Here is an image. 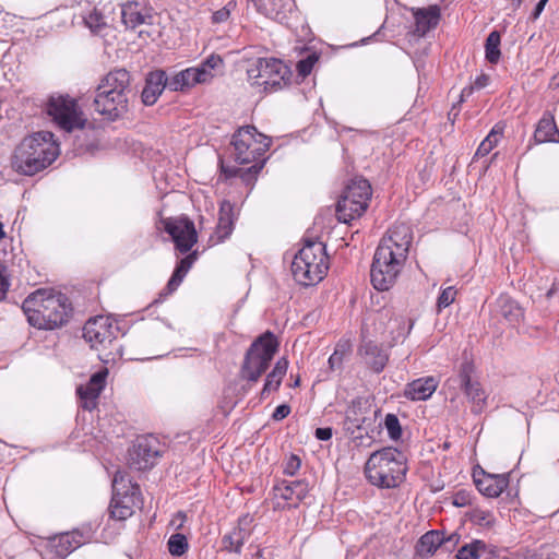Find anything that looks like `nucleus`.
I'll use <instances>...</instances> for the list:
<instances>
[{"instance_id":"1","label":"nucleus","mask_w":559,"mask_h":559,"mask_svg":"<svg viewBox=\"0 0 559 559\" xmlns=\"http://www.w3.org/2000/svg\"><path fill=\"white\" fill-rule=\"evenodd\" d=\"M413 236L407 225L394 226L378 245L370 269L372 286L380 292L390 289L407 259Z\"/></svg>"},{"instance_id":"2","label":"nucleus","mask_w":559,"mask_h":559,"mask_svg":"<svg viewBox=\"0 0 559 559\" xmlns=\"http://www.w3.org/2000/svg\"><path fill=\"white\" fill-rule=\"evenodd\" d=\"M31 325L53 330L68 322L72 308L68 297L61 293L37 289L22 305Z\"/></svg>"},{"instance_id":"3","label":"nucleus","mask_w":559,"mask_h":559,"mask_svg":"<svg viewBox=\"0 0 559 559\" xmlns=\"http://www.w3.org/2000/svg\"><path fill=\"white\" fill-rule=\"evenodd\" d=\"M59 153L53 134L50 131H40L21 142L15 150L12 166L17 173L33 176L51 165Z\"/></svg>"},{"instance_id":"4","label":"nucleus","mask_w":559,"mask_h":559,"mask_svg":"<svg viewBox=\"0 0 559 559\" xmlns=\"http://www.w3.org/2000/svg\"><path fill=\"white\" fill-rule=\"evenodd\" d=\"M405 454L393 447H386L370 454L365 465L367 479L379 488H396L407 472Z\"/></svg>"},{"instance_id":"5","label":"nucleus","mask_w":559,"mask_h":559,"mask_svg":"<svg viewBox=\"0 0 559 559\" xmlns=\"http://www.w3.org/2000/svg\"><path fill=\"white\" fill-rule=\"evenodd\" d=\"M329 269L325 245L317 240H305L304 247L295 254L292 273L296 282L310 286L323 280Z\"/></svg>"},{"instance_id":"6","label":"nucleus","mask_w":559,"mask_h":559,"mask_svg":"<svg viewBox=\"0 0 559 559\" xmlns=\"http://www.w3.org/2000/svg\"><path fill=\"white\" fill-rule=\"evenodd\" d=\"M231 144L235 148V159L239 164H253L248 171L258 174L265 159L262 156L269 150L271 140L258 132L253 126H245L233 135Z\"/></svg>"},{"instance_id":"7","label":"nucleus","mask_w":559,"mask_h":559,"mask_svg":"<svg viewBox=\"0 0 559 559\" xmlns=\"http://www.w3.org/2000/svg\"><path fill=\"white\" fill-rule=\"evenodd\" d=\"M278 343L271 332L260 335L248 348L240 368V378L257 382L266 371L277 352Z\"/></svg>"},{"instance_id":"8","label":"nucleus","mask_w":559,"mask_h":559,"mask_svg":"<svg viewBox=\"0 0 559 559\" xmlns=\"http://www.w3.org/2000/svg\"><path fill=\"white\" fill-rule=\"evenodd\" d=\"M371 195L372 190L368 180L360 177L352 179L336 204L338 219L349 223L360 217L366 212Z\"/></svg>"},{"instance_id":"9","label":"nucleus","mask_w":559,"mask_h":559,"mask_svg":"<svg viewBox=\"0 0 559 559\" xmlns=\"http://www.w3.org/2000/svg\"><path fill=\"white\" fill-rule=\"evenodd\" d=\"M223 68L221 56L212 53L198 67L188 68L168 78V88L174 92L185 91L211 82L216 71Z\"/></svg>"},{"instance_id":"10","label":"nucleus","mask_w":559,"mask_h":559,"mask_svg":"<svg viewBox=\"0 0 559 559\" xmlns=\"http://www.w3.org/2000/svg\"><path fill=\"white\" fill-rule=\"evenodd\" d=\"M248 79L264 91L277 90L287 74L285 64L275 58H258L247 69Z\"/></svg>"},{"instance_id":"11","label":"nucleus","mask_w":559,"mask_h":559,"mask_svg":"<svg viewBox=\"0 0 559 559\" xmlns=\"http://www.w3.org/2000/svg\"><path fill=\"white\" fill-rule=\"evenodd\" d=\"M47 114L66 132L83 129L85 119L75 99L69 96H51L47 104Z\"/></svg>"},{"instance_id":"12","label":"nucleus","mask_w":559,"mask_h":559,"mask_svg":"<svg viewBox=\"0 0 559 559\" xmlns=\"http://www.w3.org/2000/svg\"><path fill=\"white\" fill-rule=\"evenodd\" d=\"M472 373L473 365L464 362L461 366L459 376L454 379H450L449 382H457L472 404V412L474 414H480L487 407V394L480 386V383L472 379Z\"/></svg>"},{"instance_id":"13","label":"nucleus","mask_w":559,"mask_h":559,"mask_svg":"<svg viewBox=\"0 0 559 559\" xmlns=\"http://www.w3.org/2000/svg\"><path fill=\"white\" fill-rule=\"evenodd\" d=\"M165 230L171 236L176 249L180 253L191 250L198 240L193 222L188 218H166L163 221Z\"/></svg>"},{"instance_id":"14","label":"nucleus","mask_w":559,"mask_h":559,"mask_svg":"<svg viewBox=\"0 0 559 559\" xmlns=\"http://www.w3.org/2000/svg\"><path fill=\"white\" fill-rule=\"evenodd\" d=\"M116 330L109 317L97 316L85 323L83 337L92 347L105 348L116 338Z\"/></svg>"},{"instance_id":"15","label":"nucleus","mask_w":559,"mask_h":559,"mask_svg":"<svg viewBox=\"0 0 559 559\" xmlns=\"http://www.w3.org/2000/svg\"><path fill=\"white\" fill-rule=\"evenodd\" d=\"M129 97L119 93L96 91L94 98L95 110L110 120H116L128 111Z\"/></svg>"},{"instance_id":"16","label":"nucleus","mask_w":559,"mask_h":559,"mask_svg":"<svg viewBox=\"0 0 559 559\" xmlns=\"http://www.w3.org/2000/svg\"><path fill=\"white\" fill-rule=\"evenodd\" d=\"M107 374V369L97 371L90 378L86 384H81L76 388V394L84 409L92 411L96 407L97 400L105 388Z\"/></svg>"},{"instance_id":"17","label":"nucleus","mask_w":559,"mask_h":559,"mask_svg":"<svg viewBox=\"0 0 559 559\" xmlns=\"http://www.w3.org/2000/svg\"><path fill=\"white\" fill-rule=\"evenodd\" d=\"M158 456V450L152 444V440L138 439L129 450V466L136 471H144L154 466Z\"/></svg>"},{"instance_id":"18","label":"nucleus","mask_w":559,"mask_h":559,"mask_svg":"<svg viewBox=\"0 0 559 559\" xmlns=\"http://www.w3.org/2000/svg\"><path fill=\"white\" fill-rule=\"evenodd\" d=\"M96 91H104V93H119L130 97L132 88L130 86V74L124 69H117L109 72L98 84Z\"/></svg>"},{"instance_id":"19","label":"nucleus","mask_w":559,"mask_h":559,"mask_svg":"<svg viewBox=\"0 0 559 559\" xmlns=\"http://www.w3.org/2000/svg\"><path fill=\"white\" fill-rule=\"evenodd\" d=\"M166 87L168 88V78L163 70L150 72L141 94L142 102L146 106L154 105Z\"/></svg>"},{"instance_id":"20","label":"nucleus","mask_w":559,"mask_h":559,"mask_svg":"<svg viewBox=\"0 0 559 559\" xmlns=\"http://www.w3.org/2000/svg\"><path fill=\"white\" fill-rule=\"evenodd\" d=\"M438 382L433 377L419 378L408 383L404 396L412 401H426L437 390Z\"/></svg>"},{"instance_id":"21","label":"nucleus","mask_w":559,"mask_h":559,"mask_svg":"<svg viewBox=\"0 0 559 559\" xmlns=\"http://www.w3.org/2000/svg\"><path fill=\"white\" fill-rule=\"evenodd\" d=\"M414 17L416 22L415 33L418 36H425L429 31L438 25L441 17V11L440 8L435 4L427 9L415 10Z\"/></svg>"},{"instance_id":"22","label":"nucleus","mask_w":559,"mask_h":559,"mask_svg":"<svg viewBox=\"0 0 559 559\" xmlns=\"http://www.w3.org/2000/svg\"><path fill=\"white\" fill-rule=\"evenodd\" d=\"M250 522L249 516H243L239 520L237 527H234L231 532L224 535L222 539L224 549L240 554L242 545L250 537V531L246 527Z\"/></svg>"},{"instance_id":"23","label":"nucleus","mask_w":559,"mask_h":559,"mask_svg":"<svg viewBox=\"0 0 559 559\" xmlns=\"http://www.w3.org/2000/svg\"><path fill=\"white\" fill-rule=\"evenodd\" d=\"M360 353L364 357L366 365L374 372H381L388 360V353L373 342H367L360 347Z\"/></svg>"},{"instance_id":"24","label":"nucleus","mask_w":559,"mask_h":559,"mask_svg":"<svg viewBox=\"0 0 559 559\" xmlns=\"http://www.w3.org/2000/svg\"><path fill=\"white\" fill-rule=\"evenodd\" d=\"M478 490L489 497H499L508 487V478L504 475L485 474L483 478L475 479Z\"/></svg>"},{"instance_id":"25","label":"nucleus","mask_w":559,"mask_h":559,"mask_svg":"<svg viewBox=\"0 0 559 559\" xmlns=\"http://www.w3.org/2000/svg\"><path fill=\"white\" fill-rule=\"evenodd\" d=\"M534 140L537 143L559 142V130L554 116L549 112H545L538 121L534 132Z\"/></svg>"},{"instance_id":"26","label":"nucleus","mask_w":559,"mask_h":559,"mask_svg":"<svg viewBox=\"0 0 559 559\" xmlns=\"http://www.w3.org/2000/svg\"><path fill=\"white\" fill-rule=\"evenodd\" d=\"M83 544V535L79 531L62 533L52 538L56 554L66 557Z\"/></svg>"},{"instance_id":"27","label":"nucleus","mask_w":559,"mask_h":559,"mask_svg":"<svg viewBox=\"0 0 559 559\" xmlns=\"http://www.w3.org/2000/svg\"><path fill=\"white\" fill-rule=\"evenodd\" d=\"M443 542L444 538L439 531H429L419 538L416 554L420 557L432 556Z\"/></svg>"},{"instance_id":"28","label":"nucleus","mask_w":559,"mask_h":559,"mask_svg":"<svg viewBox=\"0 0 559 559\" xmlns=\"http://www.w3.org/2000/svg\"><path fill=\"white\" fill-rule=\"evenodd\" d=\"M484 554L496 556V547L480 539H475L461 547L455 557L456 559H479Z\"/></svg>"},{"instance_id":"29","label":"nucleus","mask_w":559,"mask_h":559,"mask_svg":"<svg viewBox=\"0 0 559 559\" xmlns=\"http://www.w3.org/2000/svg\"><path fill=\"white\" fill-rule=\"evenodd\" d=\"M497 307L499 314L511 324L519 323L523 317L522 308L508 296H500L497 299Z\"/></svg>"},{"instance_id":"30","label":"nucleus","mask_w":559,"mask_h":559,"mask_svg":"<svg viewBox=\"0 0 559 559\" xmlns=\"http://www.w3.org/2000/svg\"><path fill=\"white\" fill-rule=\"evenodd\" d=\"M280 496L285 500L301 501L306 498L309 491V485L306 480L284 481L282 486L277 487Z\"/></svg>"},{"instance_id":"31","label":"nucleus","mask_w":559,"mask_h":559,"mask_svg":"<svg viewBox=\"0 0 559 559\" xmlns=\"http://www.w3.org/2000/svg\"><path fill=\"white\" fill-rule=\"evenodd\" d=\"M151 16L142 13L140 5L136 2H128L122 5L121 19L127 27L135 28L139 25L146 23Z\"/></svg>"},{"instance_id":"32","label":"nucleus","mask_w":559,"mask_h":559,"mask_svg":"<svg viewBox=\"0 0 559 559\" xmlns=\"http://www.w3.org/2000/svg\"><path fill=\"white\" fill-rule=\"evenodd\" d=\"M195 260H197L195 251L180 260V262L176 266L171 277L169 278V281L167 283V289H168L169 294L175 292L178 288V286L181 284L185 276L187 275V273L189 272V270L195 262Z\"/></svg>"},{"instance_id":"33","label":"nucleus","mask_w":559,"mask_h":559,"mask_svg":"<svg viewBox=\"0 0 559 559\" xmlns=\"http://www.w3.org/2000/svg\"><path fill=\"white\" fill-rule=\"evenodd\" d=\"M502 132L503 128L499 124H496L491 129L489 134L485 138V140H483L481 143L479 144L476 151V156L483 157L489 154L492 151V148L498 144L502 135Z\"/></svg>"},{"instance_id":"34","label":"nucleus","mask_w":559,"mask_h":559,"mask_svg":"<svg viewBox=\"0 0 559 559\" xmlns=\"http://www.w3.org/2000/svg\"><path fill=\"white\" fill-rule=\"evenodd\" d=\"M500 34L497 31L491 32L485 44V53L488 62L496 64L500 59Z\"/></svg>"},{"instance_id":"35","label":"nucleus","mask_w":559,"mask_h":559,"mask_svg":"<svg viewBox=\"0 0 559 559\" xmlns=\"http://www.w3.org/2000/svg\"><path fill=\"white\" fill-rule=\"evenodd\" d=\"M350 352V345L348 343L337 344L334 353L330 356L328 362L332 371L340 370L344 358Z\"/></svg>"},{"instance_id":"36","label":"nucleus","mask_w":559,"mask_h":559,"mask_svg":"<svg viewBox=\"0 0 559 559\" xmlns=\"http://www.w3.org/2000/svg\"><path fill=\"white\" fill-rule=\"evenodd\" d=\"M112 490L117 492H129L132 490V495H135V491L139 490V488L131 484L126 472L117 471L112 479Z\"/></svg>"},{"instance_id":"37","label":"nucleus","mask_w":559,"mask_h":559,"mask_svg":"<svg viewBox=\"0 0 559 559\" xmlns=\"http://www.w3.org/2000/svg\"><path fill=\"white\" fill-rule=\"evenodd\" d=\"M168 550L173 556L180 557L188 550V540L183 534H173L168 539Z\"/></svg>"},{"instance_id":"38","label":"nucleus","mask_w":559,"mask_h":559,"mask_svg":"<svg viewBox=\"0 0 559 559\" xmlns=\"http://www.w3.org/2000/svg\"><path fill=\"white\" fill-rule=\"evenodd\" d=\"M109 512L112 519L122 521L130 518L133 514V506L121 504L119 502L111 500Z\"/></svg>"},{"instance_id":"39","label":"nucleus","mask_w":559,"mask_h":559,"mask_svg":"<svg viewBox=\"0 0 559 559\" xmlns=\"http://www.w3.org/2000/svg\"><path fill=\"white\" fill-rule=\"evenodd\" d=\"M86 26L93 32L97 33L106 26L107 22L105 16L97 10H93L84 17Z\"/></svg>"},{"instance_id":"40","label":"nucleus","mask_w":559,"mask_h":559,"mask_svg":"<svg viewBox=\"0 0 559 559\" xmlns=\"http://www.w3.org/2000/svg\"><path fill=\"white\" fill-rule=\"evenodd\" d=\"M384 426H385L389 437L392 440H397L401 438L402 428H401L400 420L396 415L388 414L384 419Z\"/></svg>"},{"instance_id":"41","label":"nucleus","mask_w":559,"mask_h":559,"mask_svg":"<svg viewBox=\"0 0 559 559\" xmlns=\"http://www.w3.org/2000/svg\"><path fill=\"white\" fill-rule=\"evenodd\" d=\"M456 289L453 286H449L442 289L440 293L438 299H437V308L438 311H441L442 309L449 307L456 297Z\"/></svg>"},{"instance_id":"42","label":"nucleus","mask_w":559,"mask_h":559,"mask_svg":"<svg viewBox=\"0 0 559 559\" xmlns=\"http://www.w3.org/2000/svg\"><path fill=\"white\" fill-rule=\"evenodd\" d=\"M317 61L318 56L316 53H310L305 59L299 60L296 66L299 75L302 78L309 75Z\"/></svg>"},{"instance_id":"43","label":"nucleus","mask_w":559,"mask_h":559,"mask_svg":"<svg viewBox=\"0 0 559 559\" xmlns=\"http://www.w3.org/2000/svg\"><path fill=\"white\" fill-rule=\"evenodd\" d=\"M234 228V221L231 218H222L218 217V223L216 227V234L218 239L224 240L227 238Z\"/></svg>"},{"instance_id":"44","label":"nucleus","mask_w":559,"mask_h":559,"mask_svg":"<svg viewBox=\"0 0 559 559\" xmlns=\"http://www.w3.org/2000/svg\"><path fill=\"white\" fill-rule=\"evenodd\" d=\"M281 383V380H278L276 377H272V374L269 373L261 391V397L265 399L271 392L276 391Z\"/></svg>"},{"instance_id":"45","label":"nucleus","mask_w":559,"mask_h":559,"mask_svg":"<svg viewBox=\"0 0 559 559\" xmlns=\"http://www.w3.org/2000/svg\"><path fill=\"white\" fill-rule=\"evenodd\" d=\"M301 461L299 456L292 454L285 462L284 473L287 475H295L300 468Z\"/></svg>"},{"instance_id":"46","label":"nucleus","mask_w":559,"mask_h":559,"mask_svg":"<svg viewBox=\"0 0 559 559\" xmlns=\"http://www.w3.org/2000/svg\"><path fill=\"white\" fill-rule=\"evenodd\" d=\"M288 368V361L286 358H281L275 364L273 370L270 372L272 377H276L278 380L282 381L283 377L286 374Z\"/></svg>"},{"instance_id":"47","label":"nucleus","mask_w":559,"mask_h":559,"mask_svg":"<svg viewBox=\"0 0 559 559\" xmlns=\"http://www.w3.org/2000/svg\"><path fill=\"white\" fill-rule=\"evenodd\" d=\"M9 286L7 267L0 263V300L5 297Z\"/></svg>"},{"instance_id":"48","label":"nucleus","mask_w":559,"mask_h":559,"mask_svg":"<svg viewBox=\"0 0 559 559\" xmlns=\"http://www.w3.org/2000/svg\"><path fill=\"white\" fill-rule=\"evenodd\" d=\"M222 171L225 174V176L227 178L241 177L242 179H245L246 175L253 173V171H248V169L243 170L241 168L229 167V166H225V165H222Z\"/></svg>"},{"instance_id":"49","label":"nucleus","mask_w":559,"mask_h":559,"mask_svg":"<svg viewBox=\"0 0 559 559\" xmlns=\"http://www.w3.org/2000/svg\"><path fill=\"white\" fill-rule=\"evenodd\" d=\"M234 210H235L234 205L228 200H224V201H222L221 206H219V216L218 217L231 218V221H234L235 219Z\"/></svg>"},{"instance_id":"50","label":"nucleus","mask_w":559,"mask_h":559,"mask_svg":"<svg viewBox=\"0 0 559 559\" xmlns=\"http://www.w3.org/2000/svg\"><path fill=\"white\" fill-rule=\"evenodd\" d=\"M231 5V2H229L226 7L215 11L212 15V20L214 23H223L226 22L229 19L230 10L229 7Z\"/></svg>"},{"instance_id":"51","label":"nucleus","mask_w":559,"mask_h":559,"mask_svg":"<svg viewBox=\"0 0 559 559\" xmlns=\"http://www.w3.org/2000/svg\"><path fill=\"white\" fill-rule=\"evenodd\" d=\"M133 496L134 495H132V490H130L129 492L114 491L111 500L119 502L121 504H132L133 506Z\"/></svg>"},{"instance_id":"52","label":"nucleus","mask_w":559,"mask_h":559,"mask_svg":"<svg viewBox=\"0 0 559 559\" xmlns=\"http://www.w3.org/2000/svg\"><path fill=\"white\" fill-rule=\"evenodd\" d=\"M290 413V407L286 404L278 405L272 414V418L276 421L286 418Z\"/></svg>"},{"instance_id":"53","label":"nucleus","mask_w":559,"mask_h":559,"mask_svg":"<svg viewBox=\"0 0 559 559\" xmlns=\"http://www.w3.org/2000/svg\"><path fill=\"white\" fill-rule=\"evenodd\" d=\"M314 435L317 439L321 441H326L332 438L333 431L331 427L317 428Z\"/></svg>"},{"instance_id":"54","label":"nucleus","mask_w":559,"mask_h":559,"mask_svg":"<svg viewBox=\"0 0 559 559\" xmlns=\"http://www.w3.org/2000/svg\"><path fill=\"white\" fill-rule=\"evenodd\" d=\"M490 76L487 74H480L473 83L474 88L481 90L489 85Z\"/></svg>"},{"instance_id":"55","label":"nucleus","mask_w":559,"mask_h":559,"mask_svg":"<svg viewBox=\"0 0 559 559\" xmlns=\"http://www.w3.org/2000/svg\"><path fill=\"white\" fill-rule=\"evenodd\" d=\"M477 521L481 525L491 526L493 524V518L489 512L480 511L477 515Z\"/></svg>"},{"instance_id":"56","label":"nucleus","mask_w":559,"mask_h":559,"mask_svg":"<svg viewBox=\"0 0 559 559\" xmlns=\"http://www.w3.org/2000/svg\"><path fill=\"white\" fill-rule=\"evenodd\" d=\"M186 520V515L181 512L177 513L173 519L171 524L176 526L177 530H180L183 526Z\"/></svg>"},{"instance_id":"57","label":"nucleus","mask_w":559,"mask_h":559,"mask_svg":"<svg viewBox=\"0 0 559 559\" xmlns=\"http://www.w3.org/2000/svg\"><path fill=\"white\" fill-rule=\"evenodd\" d=\"M545 5L546 4L544 3V1H540V0L538 1V3L536 4V7H535V9H534V11L532 13V19L533 20H537L539 17V15L542 14Z\"/></svg>"},{"instance_id":"58","label":"nucleus","mask_w":559,"mask_h":559,"mask_svg":"<svg viewBox=\"0 0 559 559\" xmlns=\"http://www.w3.org/2000/svg\"><path fill=\"white\" fill-rule=\"evenodd\" d=\"M466 503H467V501H466V497L464 495L457 493L454 497V500H453L454 506L464 507V506H466Z\"/></svg>"},{"instance_id":"59","label":"nucleus","mask_w":559,"mask_h":559,"mask_svg":"<svg viewBox=\"0 0 559 559\" xmlns=\"http://www.w3.org/2000/svg\"><path fill=\"white\" fill-rule=\"evenodd\" d=\"M473 90H474L473 85L469 87L463 88L461 96L462 97L469 96L473 93Z\"/></svg>"},{"instance_id":"60","label":"nucleus","mask_w":559,"mask_h":559,"mask_svg":"<svg viewBox=\"0 0 559 559\" xmlns=\"http://www.w3.org/2000/svg\"><path fill=\"white\" fill-rule=\"evenodd\" d=\"M4 230H3V226L2 224L0 223V239H2L4 237Z\"/></svg>"},{"instance_id":"61","label":"nucleus","mask_w":559,"mask_h":559,"mask_svg":"<svg viewBox=\"0 0 559 559\" xmlns=\"http://www.w3.org/2000/svg\"><path fill=\"white\" fill-rule=\"evenodd\" d=\"M516 8H519L523 0H512Z\"/></svg>"}]
</instances>
